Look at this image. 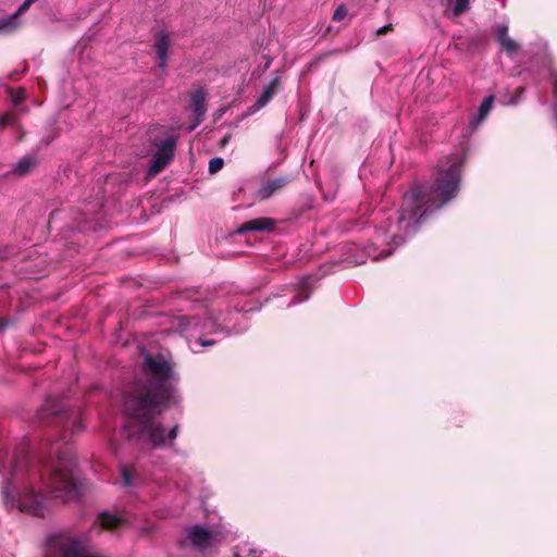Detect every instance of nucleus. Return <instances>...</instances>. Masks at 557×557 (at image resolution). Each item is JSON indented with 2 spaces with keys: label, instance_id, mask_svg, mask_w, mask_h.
Here are the masks:
<instances>
[{
  "label": "nucleus",
  "instance_id": "obj_4",
  "mask_svg": "<svg viewBox=\"0 0 557 557\" xmlns=\"http://www.w3.org/2000/svg\"><path fill=\"white\" fill-rule=\"evenodd\" d=\"M2 495L8 510L16 509L33 516H42L45 512V497L33 481H25L13 491L5 485Z\"/></svg>",
  "mask_w": 557,
  "mask_h": 557
},
{
  "label": "nucleus",
  "instance_id": "obj_9",
  "mask_svg": "<svg viewBox=\"0 0 557 557\" xmlns=\"http://www.w3.org/2000/svg\"><path fill=\"white\" fill-rule=\"evenodd\" d=\"M380 246H354V251L346 257L345 261L352 265H360L367 262V259L370 258L373 261H377L382 258L391 256L393 253L392 249L386 251L379 252Z\"/></svg>",
  "mask_w": 557,
  "mask_h": 557
},
{
  "label": "nucleus",
  "instance_id": "obj_36",
  "mask_svg": "<svg viewBox=\"0 0 557 557\" xmlns=\"http://www.w3.org/2000/svg\"><path fill=\"white\" fill-rule=\"evenodd\" d=\"M5 326V323L3 321L0 320V331L3 330Z\"/></svg>",
  "mask_w": 557,
  "mask_h": 557
},
{
  "label": "nucleus",
  "instance_id": "obj_15",
  "mask_svg": "<svg viewBox=\"0 0 557 557\" xmlns=\"http://www.w3.org/2000/svg\"><path fill=\"white\" fill-rule=\"evenodd\" d=\"M494 102V96L486 97L478 109V112L470 119L471 132H474L490 114Z\"/></svg>",
  "mask_w": 557,
  "mask_h": 557
},
{
  "label": "nucleus",
  "instance_id": "obj_19",
  "mask_svg": "<svg viewBox=\"0 0 557 557\" xmlns=\"http://www.w3.org/2000/svg\"><path fill=\"white\" fill-rule=\"evenodd\" d=\"M311 283H312V278L311 277L304 278L301 281V285H300V288H299L297 295L290 301L289 305H292V304H299V302H302V301L307 300L309 298V295H310Z\"/></svg>",
  "mask_w": 557,
  "mask_h": 557
},
{
  "label": "nucleus",
  "instance_id": "obj_3",
  "mask_svg": "<svg viewBox=\"0 0 557 557\" xmlns=\"http://www.w3.org/2000/svg\"><path fill=\"white\" fill-rule=\"evenodd\" d=\"M52 451L57 459L51 462L46 474H41V482L46 492L55 499L65 503L77 495V478L75 475V461L69 447L61 450L59 443L53 444Z\"/></svg>",
  "mask_w": 557,
  "mask_h": 557
},
{
  "label": "nucleus",
  "instance_id": "obj_32",
  "mask_svg": "<svg viewBox=\"0 0 557 557\" xmlns=\"http://www.w3.org/2000/svg\"><path fill=\"white\" fill-rule=\"evenodd\" d=\"M552 83L554 87L555 97L557 98V71L552 73Z\"/></svg>",
  "mask_w": 557,
  "mask_h": 557
},
{
  "label": "nucleus",
  "instance_id": "obj_35",
  "mask_svg": "<svg viewBox=\"0 0 557 557\" xmlns=\"http://www.w3.org/2000/svg\"><path fill=\"white\" fill-rule=\"evenodd\" d=\"M99 207H100V205H99V203L92 205V206H91V210H92V211H95V210H96L97 208H99Z\"/></svg>",
  "mask_w": 557,
  "mask_h": 557
},
{
  "label": "nucleus",
  "instance_id": "obj_5",
  "mask_svg": "<svg viewBox=\"0 0 557 557\" xmlns=\"http://www.w3.org/2000/svg\"><path fill=\"white\" fill-rule=\"evenodd\" d=\"M45 557H107L103 554L91 552L88 537L84 534L70 533L52 534L47 540Z\"/></svg>",
  "mask_w": 557,
  "mask_h": 557
},
{
  "label": "nucleus",
  "instance_id": "obj_1",
  "mask_svg": "<svg viewBox=\"0 0 557 557\" xmlns=\"http://www.w3.org/2000/svg\"><path fill=\"white\" fill-rule=\"evenodd\" d=\"M173 367L162 356L145 357L143 375L124 396L126 437L154 447L166 444L165 429L157 419L165 406L176 401Z\"/></svg>",
  "mask_w": 557,
  "mask_h": 557
},
{
  "label": "nucleus",
  "instance_id": "obj_24",
  "mask_svg": "<svg viewBox=\"0 0 557 557\" xmlns=\"http://www.w3.org/2000/svg\"><path fill=\"white\" fill-rule=\"evenodd\" d=\"M224 165V161L222 158H213L210 160L209 162V172L211 174H214L216 172H219Z\"/></svg>",
  "mask_w": 557,
  "mask_h": 557
},
{
  "label": "nucleus",
  "instance_id": "obj_2",
  "mask_svg": "<svg viewBox=\"0 0 557 557\" xmlns=\"http://www.w3.org/2000/svg\"><path fill=\"white\" fill-rule=\"evenodd\" d=\"M467 159L466 150H458L438 163L434 182L430 186H414L405 194L398 218L386 233L389 242L401 244L418 232L421 222L431 213L453 200L459 190L461 169Z\"/></svg>",
  "mask_w": 557,
  "mask_h": 557
},
{
  "label": "nucleus",
  "instance_id": "obj_21",
  "mask_svg": "<svg viewBox=\"0 0 557 557\" xmlns=\"http://www.w3.org/2000/svg\"><path fill=\"white\" fill-rule=\"evenodd\" d=\"M17 28L16 14L0 20V36L13 33Z\"/></svg>",
  "mask_w": 557,
  "mask_h": 557
},
{
  "label": "nucleus",
  "instance_id": "obj_18",
  "mask_svg": "<svg viewBox=\"0 0 557 557\" xmlns=\"http://www.w3.org/2000/svg\"><path fill=\"white\" fill-rule=\"evenodd\" d=\"M36 165V159L33 156L23 157L16 165L13 168L12 172L18 176H24L29 173V171Z\"/></svg>",
  "mask_w": 557,
  "mask_h": 557
},
{
  "label": "nucleus",
  "instance_id": "obj_8",
  "mask_svg": "<svg viewBox=\"0 0 557 557\" xmlns=\"http://www.w3.org/2000/svg\"><path fill=\"white\" fill-rule=\"evenodd\" d=\"M176 140L173 136L164 139V141L158 147V150L153 154L148 174L153 176L161 172L172 160Z\"/></svg>",
  "mask_w": 557,
  "mask_h": 557
},
{
  "label": "nucleus",
  "instance_id": "obj_31",
  "mask_svg": "<svg viewBox=\"0 0 557 557\" xmlns=\"http://www.w3.org/2000/svg\"><path fill=\"white\" fill-rule=\"evenodd\" d=\"M197 343L202 346V347H208V346H212L215 342L212 341V339H202L201 337H199V339L197 341Z\"/></svg>",
  "mask_w": 557,
  "mask_h": 557
},
{
  "label": "nucleus",
  "instance_id": "obj_23",
  "mask_svg": "<svg viewBox=\"0 0 557 557\" xmlns=\"http://www.w3.org/2000/svg\"><path fill=\"white\" fill-rule=\"evenodd\" d=\"M65 218V213L63 211H53L50 215L49 226L50 228H55L58 223Z\"/></svg>",
  "mask_w": 557,
  "mask_h": 557
},
{
  "label": "nucleus",
  "instance_id": "obj_7",
  "mask_svg": "<svg viewBox=\"0 0 557 557\" xmlns=\"http://www.w3.org/2000/svg\"><path fill=\"white\" fill-rule=\"evenodd\" d=\"M189 544L199 552H207L222 541V534L202 524H195L186 532Z\"/></svg>",
  "mask_w": 557,
  "mask_h": 557
},
{
  "label": "nucleus",
  "instance_id": "obj_33",
  "mask_svg": "<svg viewBox=\"0 0 557 557\" xmlns=\"http://www.w3.org/2000/svg\"><path fill=\"white\" fill-rule=\"evenodd\" d=\"M389 28H391V25H385V26H383V27H380V28L377 29V35H383V34H385Z\"/></svg>",
  "mask_w": 557,
  "mask_h": 557
},
{
  "label": "nucleus",
  "instance_id": "obj_10",
  "mask_svg": "<svg viewBox=\"0 0 557 557\" xmlns=\"http://www.w3.org/2000/svg\"><path fill=\"white\" fill-rule=\"evenodd\" d=\"M190 106L196 115V120H195L194 124H191L188 127L189 131H193L202 122L203 116L207 112L206 92L203 89H197L196 91L193 92L191 98H190Z\"/></svg>",
  "mask_w": 557,
  "mask_h": 557
},
{
  "label": "nucleus",
  "instance_id": "obj_29",
  "mask_svg": "<svg viewBox=\"0 0 557 557\" xmlns=\"http://www.w3.org/2000/svg\"><path fill=\"white\" fill-rule=\"evenodd\" d=\"M83 429H84V426H83V423H82V421H81V420L75 419V420L72 422V433H78V432H81Z\"/></svg>",
  "mask_w": 557,
  "mask_h": 557
},
{
  "label": "nucleus",
  "instance_id": "obj_14",
  "mask_svg": "<svg viewBox=\"0 0 557 557\" xmlns=\"http://www.w3.org/2000/svg\"><path fill=\"white\" fill-rule=\"evenodd\" d=\"M170 47V39L165 32H159L156 36L154 48L157 58L159 60V67L165 69L168 62V50Z\"/></svg>",
  "mask_w": 557,
  "mask_h": 557
},
{
  "label": "nucleus",
  "instance_id": "obj_26",
  "mask_svg": "<svg viewBox=\"0 0 557 557\" xmlns=\"http://www.w3.org/2000/svg\"><path fill=\"white\" fill-rule=\"evenodd\" d=\"M348 14L347 9L344 5H339L333 13V21H342Z\"/></svg>",
  "mask_w": 557,
  "mask_h": 557
},
{
  "label": "nucleus",
  "instance_id": "obj_16",
  "mask_svg": "<svg viewBox=\"0 0 557 557\" xmlns=\"http://www.w3.org/2000/svg\"><path fill=\"white\" fill-rule=\"evenodd\" d=\"M442 3L447 5L444 15L449 18L460 16L470 9V0H442Z\"/></svg>",
  "mask_w": 557,
  "mask_h": 557
},
{
  "label": "nucleus",
  "instance_id": "obj_13",
  "mask_svg": "<svg viewBox=\"0 0 557 557\" xmlns=\"http://www.w3.org/2000/svg\"><path fill=\"white\" fill-rule=\"evenodd\" d=\"M497 41L508 55H513L520 50L519 44L509 37L508 26L505 24L497 26Z\"/></svg>",
  "mask_w": 557,
  "mask_h": 557
},
{
  "label": "nucleus",
  "instance_id": "obj_25",
  "mask_svg": "<svg viewBox=\"0 0 557 557\" xmlns=\"http://www.w3.org/2000/svg\"><path fill=\"white\" fill-rule=\"evenodd\" d=\"M256 554L257 553L251 548L242 547L237 548V550L234 553V557H257Z\"/></svg>",
  "mask_w": 557,
  "mask_h": 557
},
{
  "label": "nucleus",
  "instance_id": "obj_30",
  "mask_svg": "<svg viewBox=\"0 0 557 557\" xmlns=\"http://www.w3.org/2000/svg\"><path fill=\"white\" fill-rule=\"evenodd\" d=\"M177 431H178V425H174L169 434H168V438L170 440V442L174 441L177 436Z\"/></svg>",
  "mask_w": 557,
  "mask_h": 557
},
{
  "label": "nucleus",
  "instance_id": "obj_17",
  "mask_svg": "<svg viewBox=\"0 0 557 557\" xmlns=\"http://www.w3.org/2000/svg\"><path fill=\"white\" fill-rule=\"evenodd\" d=\"M277 85H278V78H274L270 82V84L264 88L263 92L258 97L255 104L250 109L251 113L262 109L270 102V100L275 95Z\"/></svg>",
  "mask_w": 557,
  "mask_h": 557
},
{
  "label": "nucleus",
  "instance_id": "obj_6",
  "mask_svg": "<svg viewBox=\"0 0 557 557\" xmlns=\"http://www.w3.org/2000/svg\"><path fill=\"white\" fill-rule=\"evenodd\" d=\"M225 318L219 315L213 317L212 314H208L206 311V317L199 315H182L178 318V327L182 332H190V336L196 335L197 333L202 334H215L223 331V323H225Z\"/></svg>",
  "mask_w": 557,
  "mask_h": 557
},
{
  "label": "nucleus",
  "instance_id": "obj_20",
  "mask_svg": "<svg viewBox=\"0 0 557 557\" xmlns=\"http://www.w3.org/2000/svg\"><path fill=\"white\" fill-rule=\"evenodd\" d=\"M98 520H99V523L101 524V527H103V528H115L123 523V520L121 519V517L113 515V513H108V512L101 513L99 516Z\"/></svg>",
  "mask_w": 557,
  "mask_h": 557
},
{
  "label": "nucleus",
  "instance_id": "obj_11",
  "mask_svg": "<svg viewBox=\"0 0 557 557\" xmlns=\"http://www.w3.org/2000/svg\"><path fill=\"white\" fill-rule=\"evenodd\" d=\"M275 226V221L271 218H258L242 224L236 231V234H243L245 232H269Z\"/></svg>",
  "mask_w": 557,
  "mask_h": 557
},
{
  "label": "nucleus",
  "instance_id": "obj_28",
  "mask_svg": "<svg viewBox=\"0 0 557 557\" xmlns=\"http://www.w3.org/2000/svg\"><path fill=\"white\" fill-rule=\"evenodd\" d=\"M13 122V117L11 114H3L0 116V126L5 127L7 125H10Z\"/></svg>",
  "mask_w": 557,
  "mask_h": 557
},
{
  "label": "nucleus",
  "instance_id": "obj_34",
  "mask_svg": "<svg viewBox=\"0 0 557 557\" xmlns=\"http://www.w3.org/2000/svg\"><path fill=\"white\" fill-rule=\"evenodd\" d=\"M89 228H90L89 226H87V225H83V226H79V228H78V230H79V231H87V230H89Z\"/></svg>",
  "mask_w": 557,
  "mask_h": 557
},
{
  "label": "nucleus",
  "instance_id": "obj_12",
  "mask_svg": "<svg viewBox=\"0 0 557 557\" xmlns=\"http://www.w3.org/2000/svg\"><path fill=\"white\" fill-rule=\"evenodd\" d=\"M289 183V178L282 176L263 183L257 191V197L261 200L269 199L275 193L283 189Z\"/></svg>",
  "mask_w": 557,
  "mask_h": 557
},
{
  "label": "nucleus",
  "instance_id": "obj_22",
  "mask_svg": "<svg viewBox=\"0 0 557 557\" xmlns=\"http://www.w3.org/2000/svg\"><path fill=\"white\" fill-rule=\"evenodd\" d=\"M122 484L126 487H131L134 485L132 473L126 466H122L121 469Z\"/></svg>",
  "mask_w": 557,
  "mask_h": 557
},
{
  "label": "nucleus",
  "instance_id": "obj_27",
  "mask_svg": "<svg viewBox=\"0 0 557 557\" xmlns=\"http://www.w3.org/2000/svg\"><path fill=\"white\" fill-rule=\"evenodd\" d=\"M11 98H12L14 106L20 104L25 98V90L18 89L16 91H12Z\"/></svg>",
  "mask_w": 557,
  "mask_h": 557
}]
</instances>
